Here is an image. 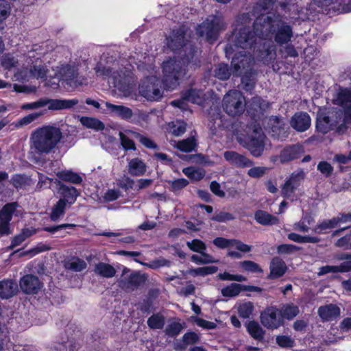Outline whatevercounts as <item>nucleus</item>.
<instances>
[{
    "label": "nucleus",
    "instance_id": "59",
    "mask_svg": "<svg viewBox=\"0 0 351 351\" xmlns=\"http://www.w3.org/2000/svg\"><path fill=\"white\" fill-rule=\"evenodd\" d=\"M40 115V114L37 112L27 114V116H25L24 117L18 120L15 123V126L16 128H21L25 125H27L34 121L37 118L39 117Z\"/></svg>",
    "mask_w": 351,
    "mask_h": 351
},
{
    "label": "nucleus",
    "instance_id": "64",
    "mask_svg": "<svg viewBox=\"0 0 351 351\" xmlns=\"http://www.w3.org/2000/svg\"><path fill=\"white\" fill-rule=\"evenodd\" d=\"M153 308V301L150 298H146L138 304V309L143 314H149Z\"/></svg>",
    "mask_w": 351,
    "mask_h": 351
},
{
    "label": "nucleus",
    "instance_id": "4",
    "mask_svg": "<svg viewBox=\"0 0 351 351\" xmlns=\"http://www.w3.org/2000/svg\"><path fill=\"white\" fill-rule=\"evenodd\" d=\"M226 27V25L220 16L210 15L196 27V34L200 38H204L210 44H214L220 34Z\"/></svg>",
    "mask_w": 351,
    "mask_h": 351
},
{
    "label": "nucleus",
    "instance_id": "45",
    "mask_svg": "<svg viewBox=\"0 0 351 351\" xmlns=\"http://www.w3.org/2000/svg\"><path fill=\"white\" fill-rule=\"evenodd\" d=\"M29 181L30 180L26 175L16 173L12 176L10 182L13 185L14 188L18 189H23L27 186H29Z\"/></svg>",
    "mask_w": 351,
    "mask_h": 351
},
{
    "label": "nucleus",
    "instance_id": "55",
    "mask_svg": "<svg viewBox=\"0 0 351 351\" xmlns=\"http://www.w3.org/2000/svg\"><path fill=\"white\" fill-rule=\"evenodd\" d=\"M48 69L43 65H34L30 69V73L37 79H45Z\"/></svg>",
    "mask_w": 351,
    "mask_h": 351
},
{
    "label": "nucleus",
    "instance_id": "49",
    "mask_svg": "<svg viewBox=\"0 0 351 351\" xmlns=\"http://www.w3.org/2000/svg\"><path fill=\"white\" fill-rule=\"evenodd\" d=\"M52 348L56 351H77L78 346L75 342L70 341H62L61 342L55 343Z\"/></svg>",
    "mask_w": 351,
    "mask_h": 351
},
{
    "label": "nucleus",
    "instance_id": "11",
    "mask_svg": "<svg viewBox=\"0 0 351 351\" xmlns=\"http://www.w3.org/2000/svg\"><path fill=\"white\" fill-rule=\"evenodd\" d=\"M19 205L17 202L5 204L0 210V237L12 233L10 221Z\"/></svg>",
    "mask_w": 351,
    "mask_h": 351
},
{
    "label": "nucleus",
    "instance_id": "15",
    "mask_svg": "<svg viewBox=\"0 0 351 351\" xmlns=\"http://www.w3.org/2000/svg\"><path fill=\"white\" fill-rule=\"evenodd\" d=\"M43 282L38 277L33 274H27L20 280V287L26 294H36L43 287Z\"/></svg>",
    "mask_w": 351,
    "mask_h": 351
},
{
    "label": "nucleus",
    "instance_id": "42",
    "mask_svg": "<svg viewBox=\"0 0 351 351\" xmlns=\"http://www.w3.org/2000/svg\"><path fill=\"white\" fill-rule=\"evenodd\" d=\"M218 270L217 266H205L198 268H191L187 271V274L193 276H206L216 273Z\"/></svg>",
    "mask_w": 351,
    "mask_h": 351
},
{
    "label": "nucleus",
    "instance_id": "37",
    "mask_svg": "<svg viewBox=\"0 0 351 351\" xmlns=\"http://www.w3.org/2000/svg\"><path fill=\"white\" fill-rule=\"evenodd\" d=\"M66 269L75 272H80L85 269L87 264L83 259L77 256H72L69 261L65 262Z\"/></svg>",
    "mask_w": 351,
    "mask_h": 351
},
{
    "label": "nucleus",
    "instance_id": "22",
    "mask_svg": "<svg viewBox=\"0 0 351 351\" xmlns=\"http://www.w3.org/2000/svg\"><path fill=\"white\" fill-rule=\"evenodd\" d=\"M304 178V173L303 171H300L298 173H293L290 178L286 180L282 186V191L285 196H289L291 194L293 193L300 185V182Z\"/></svg>",
    "mask_w": 351,
    "mask_h": 351
},
{
    "label": "nucleus",
    "instance_id": "46",
    "mask_svg": "<svg viewBox=\"0 0 351 351\" xmlns=\"http://www.w3.org/2000/svg\"><path fill=\"white\" fill-rule=\"evenodd\" d=\"M196 146V139L194 137H189L178 141L176 147L182 152L189 153L192 152Z\"/></svg>",
    "mask_w": 351,
    "mask_h": 351
},
{
    "label": "nucleus",
    "instance_id": "10",
    "mask_svg": "<svg viewBox=\"0 0 351 351\" xmlns=\"http://www.w3.org/2000/svg\"><path fill=\"white\" fill-rule=\"evenodd\" d=\"M265 136L261 129H254L252 134L247 136L245 141V147L254 157L261 156L265 149Z\"/></svg>",
    "mask_w": 351,
    "mask_h": 351
},
{
    "label": "nucleus",
    "instance_id": "39",
    "mask_svg": "<svg viewBox=\"0 0 351 351\" xmlns=\"http://www.w3.org/2000/svg\"><path fill=\"white\" fill-rule=\"evenodd\" d=\"M95 272L104 278H112L115 276L116 270L108 263H99L95 265Z\"/></svg>",
    "mask_w": 351,
    "mask_h": 351
},
{
    "label": "nucleus",
    "instance_id": "5",
    "mask_svg": "<svg viewBox=\"0 0 351 351\" xmlns=\"http://www.w3.org/2000/svg\"><path fill=\"white\" fill-rule=\"evenodd\" d=\"M278 16L261 14L255 19L252 29L261 43L263 40H271L274 36V28L278 21Z\"/></svg>",
    "mask_w": 351,
    "mask_h": 351
},
{
    "label": "nucleus",
    "instance_id": "62",
    "mask_svg": "<svg viewBox=\"0 0 351 351\" xmlns=\"http://www.w3.org/2000/svg\"><path fill=\"white\" fill-rule=\"evenodd\" d=\"M192 319L195 320L198 326L202 327L204 329L213 330L217 328V324L215 322L195 316H193Z\"/></svg>",
    "mask_w": 351,
    "mask_h": 351
},
{
    "label": "nucleus",
    "instance_id": "8",
    "mask_svg": "<svg viewBox=\"0 0 351 351\" xmlns=\"http://www.w3.org/2000/svg\"><path fill=\"white\" fill-rule=\"evenodd\" d=\"M261 324L269 330H274L284 326L279 308L276 306L266 307L260 315Z\"/></svg>",
    "mask_w": 351,
    "mask_h": 351
},
{
    "label": "nucleus",
    "instance_id": "58",
    "mask_svg": "<svg viewBox=\"0 0 351 351\" xmlns=\"http://www.w3.org/2000/svg\"><path fill=\"white\" fill-rule=\"evenodd\" d=\"M332 11L337 14H341L351 12V0L345 3L343 0H339L336 6L332 8Z\"/></svg>",
    "mask_w": 351,
    "mask_h": 351
},
{
    "label": "nucleus",
    "instance_id": "1",
    "mask_svg": "<svg viewBox=\"0 0 351 351\" xmlns=\"http://www.w3.org/2000/svg\"><path fill=\"white\" fill-rule=\"evenodd\" d=\"M232 43H228L225 48L226 54L230 56L234 53L237 48L250 49L256 60L265 65L271 64L276 58V47L271 40L258 41L254 32L249 27H241L238 32H233Z\"/></svg>",
    "mask_w": 351,
    "mask_h": 351
},
{
    "label": "nucleus",
    "instance_id": "51",
    "mask_svg": "<svg viewBox=\"0 0 351 351\" xmlns=\"http://www.w3.org/2000/svg\"><path fill=\"white\" fill-rule=\"evenodd\" d=\"M337 104L344 106L345 104L351 103V90L348 88H341L337 95Z\"/></svg>",
    "mask_w": 351,
    "mask_h": 351
},
{
    "label": "nucleus",
    "instance_id": "26",
    "mask_svg": "<svg viewBox=\"0 0 351 351\" xmlns=\"http://www.w3.org/2000/svg\"><path fill=\"white\" fill-rule=\"evenodd\" d=\"M224 116L221 114L219 109L215 112H209L208 127L213 134H216L218 130H222L225 128Z\"/></svg>",
    "mask_w": 351,
    "mask_h": 351
},
{
    "label": "nucleus",
    "instance_id": "44",
    "mask_svg": "<svg viewBox=\"0 0 351 351\" xmlns=\"http://www.w3.org/2000/svg\"><path fill=\"white\" fill-rule=\"evenodd\" d=\"M80 121L84 126L96 130H103L105 128L104 123L98 119L88 117H82Z\"/></svg>",
    "mask_w": 351,
    "mask_h": 351
},
{
    "label": "nucleus",
    "instance_id": "6",
    "mask_svg": "<svg viewBox=\"0 0 351 351\" xmlns=\"http://www.w3.org/2000/svg\"><path fill=\"white\" fill-rule=\"evenodd\" d=\"M162 81L156 76H147L141 80L139 84V93L148 101H159L163 97V90H162ZM166 89H169L164 85Z\"/></svg>",
    "mask_w": 351,
    "mask_h": 351
},
{
    "label": "nucleus",
    "instance_id": "52",
    "mask_svg": "<svg viewBox=\"0 0 351 351\" xmlns=\"http://www.w3.org/2000/svg\"><path fill=\"white\" fill-rule=\"evenodd\" d=\"M170 184V191L176 193L187 186L189 182L185 178H178L169 182Z\"/></svg>",
    "mask_w": 351,
    "mask_h": 351
},
{
    "label": "nucleus",
    "instance_id": "9",
    "mask_svg": "<svg viewBox=\"0 0 351 351\" xmlns=\"http://www.w3.org/2000/svg\"><path fill=\"white\" fill-rule=\"evenodd\" d=\"M256 58L245 51H240L234 53L232 57L231 67L234 76H240L243 70L252 68Z\"/></svg>",
    "mask_w": 351,
    "mask_h": 351
},
{
    "label": "nucleus",
    "instance_id": "7",
    "mask_svg": "<svg viewBox=\"0 0 351 351\" xmlns=\"http://www.w3.org/2000/svg\"><path fill=\"white\" fill-rule=\"evenodd\" d=\"M245 97L236 90H230L223 99V108L231 117L240 116L245 111Z\"/></svg>",
    "mask_w": 351,
    "mask_h": 351
},
{
    "label": "nucleus",
    "instance_id": "50",
    "mask_svg": "<svg viewBox=\"0 0 351 351\" xmlns=\"http://www.w3.org/2000/svg\"><path fill=\"white\" fill-rule=\"evenodd\" d=\"M183 328L181 323L173 322L166 326L165 332L169 337H175L180 333Z\"/></svg>",
    "mask_w": 351,
    "mask_h": 351
},
{
    "label": "nucleus",
    "instance_id": "25",
    "mask_svg": "<svg viewBox=\"0 0 351 351\" xmlns=\"http://www.w3.org/2000/svg\"><path fill=\"white\" fill-rule=\"evenodd\" d=\"M18 291V286L11 279H4L0 281V298L9 299L13 297Z\"/></svg>",
    "mask_w": 351,
    "mask_h": 351
},
{
    "label": "nucleus",
    "instance_id": "48",
    "mask_svg": "<svg viewBox=\"0 0 351 351\" xmlns=\"http://www.w3.org/2000/svg\"><path fill=\"white\" fill-rule=\"evenodd\" d=\"M239 267L244 271L251 273L262 274L263 272L261 266L252 261H243L239 262Z\"/></svg>",
    "mask_w": 351,
    "mask_h": 351
},
{
    "label": "nucleus",
    "instance_id": "24",
    "mask_svg": "<svg viewBox=\"0 0 351 351\" xmlns=\"http://www.w3.org/2000/svg\"><path fill=\"white\" fill-rule=\"evenodd\" d=\"M106 106L112 116L121 119L128 121L133 117V111L129 107L123 105H115L110 102H106Z\"/></svg>",
    "mask_w": 351,
    "mask_h": 351
},
{
    "label": "nucleus",
    "instance_id": "35",
    "mask_svg": "<svg viewBox=\"0 0 351 351\" xmlns=\"http://www.w3.org/2000/svg\"><path fill=\"white\" fill-rule=\"evenodd\" d=\"M182 93L183 99L193 104H201L204 101L203 93L201 90L191 88L182 91Z\"/></svg>",
    "mask_w": 351,
    "mask_h": 351
},
{
    "label": "nucleus",
    "instance_id": "38",
    "mask_svg": "<svg viewBox=\"0 0 351 351\" xmlns=\"http://www.w3.org/2000/svg\"><path fill=\"white\" fill-rule=\"evenodd\" d=\"M232 70L228 64L221 62L215 69L214 75L220 80H227L231 76Z\"/></svg>",
    "mask_w": 351,
    "mask_h": 351
},
{
    "label": "nucleus",
    "instance_id": "60",
    "mask_svg": "<svg viewBox=\"0 0 351 351\" xmlns=\"http://www.w3.org/2000/svg\"><path fill=\"white\" fill-rule=\"evenodd\" d=\"M4 0H0V30L3 31L5 26V20L10 14L9 8L5 6Z\"/></svg>",
    "mask_w": 351,
    "mask_h": 351
},
{
    "label": "nucleus",
    "instance_id": "29",
    "mask_svg": "<svg viewBox=\"0 0 351 351\" xmlns=\"http://www.w3.org/2000/svg\"><path fill=\"white\" fill-rule=\"evenodd\" d=\"M278 0H258L253 8L254 15L260 16L261 14L269 15L273 10L276 1ZM278 4L280 5V2Z\"/></svg>",
    "mask_w": 351,
    "mask_h": 351
},
{
    "label": "nucleus",
    "instance_id": "61",
    "mask_svg": "<svg viewBox=\"0 0 351 351\" xmlns=\"http://www.w3.org/2000/svg\"><path fill=\"white\" fill-rule=\"evenodd\" d=\"M317 170L325 177H330L333 172V167L327 161H320L317 165Z\"/></svg>",
    "mask_w": 351,
    "mask_h": 351
},
{
    "label": "nucleus",
    "instance_id": "53",
    "mask_svg": "<svg viewBox=\"0 0 351 351\" xmlns=\"http://www.w3.org/2000/svg\"><path fill=\"white\" fill-rule=\"evenodd\" d=\"M187 246L191 251L199 254H202L206 250V244L197 239H193L191 242H187Z\"/></svg>",
    "mask_w": 351,
    "mask_h": 351
},
{
    "label": "nucleus",
    "instance_id": "40",
    "mask_svg": "<svg viewBox=\"0 0 351 351\" xmlns=\"http://www.w3.org/2000/svg\"><path fill=\"white\" fill-rule=\"evenodd\" d=\"M147 324L150 329H162L165 324V318L160 313H154L147 319Z\"/></svg>",
    "mask_w": 351,
    "mask_h": 351
},
{
    "label": "nucleus",
    "instance_id": "54",
    "mask_svg": "<svg viewBox=\"0 0 351 351\" xmlns=\"http://www.w3.org/2000/svg\"><path fill=\"white\" fill-rule=\"evenodd\" d=\"M300 250V247L293 244H281L277 246V253L279 254H292Z\"/></svg>",
    "mask_w": 351,
    "mask_h": 351
},
{
    "label": "nucleus",
    "instance_id": "12",
    "mask_svg": "<svg viewBox=\"0 0 351 351\" xmlns=\"http://www.w3.org/2000/svg\"><path fill=\"white\" fill-rule=\"evenodd\" d=\"M293 36V29L290 25L279 19L274 28V36L275 42L278 45L288 43Z\"/></svg>",
    "mask_w": 351,
    "mask_h": 351
},
{
    "label": "nucleus",
    "instance_id": "17",
    "mask_svg": "<svg viewBox=\"0 0 351 351\" xmlns=\"http://www.w3.org/2000/svg\"><path fill=\"white\" fill-rule=\"evenodd\" d=\"M317 314L323 322H332L340 317L341 309L335 304H325L318 308Z\"/></svg>",
    "mask_w": 351,
    "mask_h": 351
},
{
    "label": "nucleus",
    "instance_id": "57",
    "mask_svg": "<svg viewBox=\"0 0 351 351\" xmlns=\"http://www.w3.org/2000/svg\"><path fill=\"white\" fill-rule=\"evenodd\" d=\"M335 245L344 250H351V230L345 236L338 239L335 243Z\"/></svg>",
    "mask_w": 351,
    "mask_h": 351
},
{
    "label": "nucleus",
    "instance_id": "18",
    "mask_svg": "<svg viewBox=\"0 0 351 351\" xmlns=\"http://www.w3.org/2000/svg\"><path fill=\"white\" fill-rule=\"evenodd\" d=\"M304 152L302 145L296 144L286 146L280 154V160L282 163H286L301 157Z\"/></svg>",
    "mask_w": 351,
    "mask_h": 351
},
{
    "label": "nucleus",
    "instance_id": "13",
    "mask_svg": "<svg viewBox=\"0 0 351 351\" xmlns=\"http://www.w3.org/2000/svg\"><path fill=\"white\" fill-rule=\"evenodd\" d=\"M148 279L146 274L140 271H133L128 277H124L119 281V286L125 289L135 290L144 285Z\"/></svg>",
    "mask_w": 351,
    "mask_h": 351
},
{
    "label": "nucleus",
    "instance_id": "30",
    "mask_svg": "<svg viewBox=\"0 0 351 351\" xmlns=\"http://www.w3.org/2000/svg\"><path fill=\"white\" fill-rule=\"evenodd\" d=\"M57 178L60 182H69L74 184H80L82 181V177L77 173L72 170H61L56 173Z\"/></svg>",
    "mask_w": 351,
    "mask_h": 351
},
{
    "label": "nucleus",
    "instance_id": "27",
    "mask_svg": "<svg viewBox=\"0 0 351 351\" xmlns=\"http://www.w3.org/2000/svg\"><path fill=\"white\" fill-rule=\"evenodd\" d=\"M245 325L247 332L252 338L258 341H262L264 339L265 331L258 322L251 320L245 322Z\"/></svg>",
    "mask_w": 351,
    "mask_h": 351
},
{
    "label": "nucleus",
    "instance_id": "20",
    "mask_svg": "<svg viewBox=\"0 0 351 351\" xmlns=\"http://www.w3.org/2000/svg\"><path fill=\"white\" fill-rule=\"evenodd\" d=\"M58 192L62 196L60 199H63L66 204L70 206L73 204L77 197L80 195V192L74 186H67L60 181L58 182Z\"/></svg>",
    "mask_w": 351,
    "mask_h": 351
},
{
    "label": "nucleus",
    "instance_id": "36",
    "mask_svg": "<svg viewBox=\"0 0 351 351\" xmlns=\"http://www.w3.org/2000/svg\"><path fill=\"white\" fill-rule=\"evenodd\" d=\"M340 226L337 217H333L329 219H324L322 222L317 223L314 228V232L318 234L327 233L328 229H333Z\"/></svg>",
    "mask_w": 351,
    "mask_h": 351
},
{
    "label": "nucleus",
    "instance_id": "14",
    "mask_svg": "<svg viewBox=\"0 0 351 351\" xmlns=\"http://www.w3.org/2000/svg\"><path fill=\"white\" fill-rule=\"evenodd\" d=\"M263 290L261 287L258 286L245 285L233 282L223 287L221 293L223 297L234 298L238 296L243 291L261 293Z\"/></svg>",
    "mask_w": 351,
    "mask_h": 351
},
{
    "label": "nucleus",
    "instance_id": "43",
    "mask_svg": "<svg viewBox=\"0 0 351 351\" xmlns=\"http://www.w3.org/2000/svg\"><path fill=\"white\" fill-rule=\"evenodd\" d=\"M337 261H343L339 265L340 273H346L351 271V254L348 252H343L337 254L335 256Z\"/></svg>",
    "mask_w": 351,
    "mask_h": 351
},
{
    "label": "nucleus",
    "instance_id": "21",
    "mask_svg": "<svg viewBox=\"0 0 351 351\" xmlns=\"http://www.w3.org/2000/svg\"><path fill=\"white\" fill-rule=\"evenodd\" d=\"M226 160L231 165L239 168L248 167L253 165L254 162L246 156L234 151H226L223 154Z\"/></svg>",
    "mask_w": 351,
    "mask_h": 351
},
{
    "label": "nucleus",
    "instance_id": "16",
    "mask_svg": "<svg viewBox=\"0 0 351 351\" xmlns=\"http://www.w3.org/2000/svg\"><path fill=\"white\" fill-rule=\"evenodd\" d=\"M184 29L182 28L173 29L172 36L167 38L168 47L175 53L181 51L188 44L186 43Z\"/></svg>",
    "mask_w": 351,
    "mask_h": 351
},
{
    "label": "nucleus",
    "instance_id": "33",
    "mask_svg": "<svg viewBox=\"0 0 351 351\" xmlns=\"http://www.w3.org/2000/svg\"><path fill=\"white\" fill-rule=\"evenodd\" d=\"M316 130L317 132L326 134L334 129L330 117L326 114H319L316 119Z\"/></svg>",
    "mask_w": 351,
    "mask_h": 351
},
{
    "label": "nucleus",
    "instance_id": "56",
    "mask_svg": "<svg viewBox=\"0 0 351 351\" xmlns=\"http://www.w3.org/2000/svg\"><path fill=\"white\" fill-rule=\"evenodd\" d=\"M276 341L280 347L284 348H291L294 346V340L288 335H278Z\"/></svg>",
    "mask_w": 351,
    "mask_h": 351
},
{
    "label": "nucleus",
    "instance_id": "31",
    "mask_svg": "<svg viewBox=\"0 0 351 351\" xmlns=\"http://www.w3.org/2000/svg\"><path fill=\"white\" fill-rule=\"evenodd\" d=\"M256 71L252 68H250L241 76V84L245 91L251 92L254 89L256 83Z\"/></svg>",
    "mask_w": 351,
    "mask_h": 351
},
{
    "label": "nucleus",
    "instance_id": "47",
    "mask_svg": "<svg viewBox=\"0 0 351 351\" xmlns=\"http://www.w3.org/2000/svg\"><path fill=\"white\" fill-rule=\"evenodd\" d=\"M66 204L63 199H59L53 206L50 218L51 221H56L65 213Z\"/></svg>",
    "mask_w": 351,
    "mask_h": 351
},
{
    "label": "nucleus",
    "instance_id": "28",
    "mask_svg": "<svg viewBox=\"0 0 351 351\" xmlns=\"http://www.w3.org/2000/svg\"><path fill=\"white\" fill-rule=\"evenodd\" d=\"M282 321L292 320L300 313L299 306L293 302L282 304L279 308Z\"/></svg>",
    "mask_w": 351,
    "mask_h": 351
},
{
    "label": "nucleus",
    "instance_id": "3",
    "mask_svg": "<svg viewBox=\"0 0 351 351\" xmlns=\"http://www.w3.org/2000/svg\"><path fill=\"white\" fill-rule=\"evenodd\" d=\"M62 138V132L59 128L53 125H43L32 132L30 136V149L34 157L38 160L53 152Z\"/></svg>",
    "mask_w": 351,
    "mask_h": 351
},
{
    "label": "nucleus",
    "instance_id": "34",
    "mask_svg": "<svg viewBox=\"0 0 351 351\" xmlns=\"http://www.w3.org/2000/svg\"><path fill=\"white\" fill-rule=\"evenodd\" d=\"M254 219L257 223L263 226H271L278 223V217L262 210L256 211Z\"/></svg>",
    "mask_w": 351,
    "mask_h": 351
},
{
    "label": "nucleus",
    "instance_id": "63",
    "mask_svg": "<svg viewBox=\"0 0 351 351\" xmlns=\"http://www.w3.org/2000/svg\"><path fill=\"white\" fill-rule=\"evenodd\" d=\"M234 217L232 214L220 211L219 213H215V214L213 216L212 220L217 221V222H226L228 221H231L234 219Z\"/></svg>",
    "mask_w": 351,
    "mask_h": 351
},
{
    "label": "nucleus",
    "instance_id": "19",
    "mask_svg": "<svg viewBox=\"0 0 351 351\" xmlns=\"http://www.w3.org/2000/svg\"><path fill=\"white\" fill-rule=\"evenodd\" d=\"M287 270L285 262L280 257H274L269 263V274L267 278L269 280H276L285 275Z\"/></svg>",
    "mask_w": 351,
    "mask_h": 351
},
{
    "label": "nucleus",
    "instance_id": "2",
    "mask_svg": "<svg viewBox=\"0 0 351 351\" xmlns=\"http://www.w3.org/2000/svg\"><path fill=\"white\" fill-rule=\"evenodd\" d=\"M182 49L180 60L169 58L162 63L163 82L168 88H176L179 85L186 74L189 65L194 68L201 66L199 53L194 44L188 43Z\"/></svg>",
    "mask_w": 351,
    "mask_h": 351
},
{
    "label": "nucleus",
    "instance_id": "41",
    "mask_svg": "<svg viewBox=\"0 0 351 351\" xmlns=\"http://www.w3.org/2000/svg\"><path fill=\"white\" fill-rule=\"evenodd\" d=\"M254 311V304L250 301L239 303L237 307L238 315L242 319H249Z\"/></svg>",
    "mask_w": 351,
    "mask_h": 351
},
{
    "label": "nucleus",
    "instance_id": "32",
    "mask_svg": "<svg viewBox=\"0 0 351 351\" xmlns=\"http://www.w3.org/2000/svg\"><path fill=\"white\" fill-rule=\"evenodd\" d=\"M147 170L145 163L139 158H134L128 162V172L133 176H143Z\"/></svg>",
    "mask_w": 351,
    "mask_h": 351
},
{
    "label": "nucleus",
    "instance_id": "23",
    "mask_svg": "<svg viewBox=\"0 0 351 351\" xmlns=\"http://www.w3.org/2000/svg\"><path fill=\"white\" fill-rule=\"evenodd\" d=\"M311 121V117L307 112H297L292 117L291 125L295 130L304 132L310 128Z\"/></svg>",
    "mask_w": 351,
    "mask_h": 351
}]
</instances>
